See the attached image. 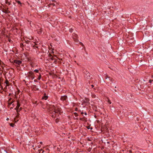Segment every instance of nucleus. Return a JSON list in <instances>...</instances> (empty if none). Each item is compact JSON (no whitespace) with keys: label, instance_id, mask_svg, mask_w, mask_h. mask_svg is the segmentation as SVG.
Instances as JSON below:
<instances>
[{"label":"nucleus","instance_id":"6e6d98bb","mask_svg":"<svg viewBox=\"0 0 153 153\" xmlns=\"http://www.w3.org/2000/svg\"><path fill=\"white\" fill-rule=\"evenodd\" d=\"M81 112V111L80 110H78V112Z\"/></svg>","mask_w":153,"mask_h":153},{"label":"nucleus","instance_id":"58836bf2","mask_svg":"<svg viewBox=\"0 0 153 153\" xmlns=\"http://www.w3.org/2000/svg\"><path fill=\"white\" fill-rule=\"evenodd\" d=\"M55 116H56V115H54L53 114L52 115V117H55Z\"/></svg>","mask_w":153,"mask_h":153},{"label":"nucleus","instance_id":"39448f33","mask_svg":"<svg viewBox=\"0 0 153 153\" xmlns=\"http://www.w3.org/2000/svg\"><path fill=\"white\" fill-rule=\"evenodd\" d=\"M32 90L33 91H37L39 90V88L36 85H33L31 87Z\"/></svg>","mask_w":153,"mask_h":153},{"label":"nucleus","instance_id":"052dcab7","mask_svg":"<svg viewBox=\"0 0 153 153\" xmlns=\"http://www.w3.org/2000/svg\"><path fill=\"white\" fill-rule=\"evenodd\" d=\"M39 77L41 76V75L40 74L39 75Z\"/></svg>","mask_w":153,"mask_h":153},{"label":"nucleus","instance_id":"c9c22d12","mask_svg":"<svg viewBox=\"0 0 153 153\" xmlns=\"http://www.w3.org/2000/svg\"><path fill=\"white\" fill-rule=\"evenodd\" d=\"M33 63H31L30 64V65H31V66L32 67H33Z\"/></svg>","mask_w":153,"mask_h":153},{"label":"nucleus","instance_id":"5701e85b","mask_svg":"<svg viewBox=\"0 0 153 153\" xmlns=\"http://www.w3.org/2000/svg\"><path fill=\"white\" fill-rule=\"evenodd\" d=\"M73 30V29L72 28H70L69 30V31L71 33L72 32Z\"/></svg>","mask_w":153,"mask_h":153},{"label":"nucleus","instance_id":"2eb2a0df","mask_svg":"<svg viewBox=\"0 0 153 153\" xmlns=\"http://www.w3.org/2000/svg\"><path fill=\"white\" fill-rule=\"evenodd\" d=\"M96 95L94 94H91V97L93 98H95L96 97Z\"/></svg>","mask_w":153,"mask_h":153},{"label":"nucleus","instance_id":"dca6fc26","mask_svg":"<svg viewBox=\"0 0 153 153\" xmlns=\"http://www.w3.org/2000/svg\"><path fill=\"white\" fill-rule=\"evenodd\" d=\"M48 5L49 7H50L51 5H52L53 6H54L55 5L54 3H51L50 4H49Z\"/></svg>","mask_w":153,"mask_h":153},{"label":"nucleus","instance_id":"5fc2aeb1","mask_svg":"<svg viewBox=\"0 0 153 153\" xmlns=\"http://www.w3.org/2000/svg\"><path fill=\"white\" fill-rule=\"evenodd\" d=\"M40 144H42V142H40Z\"/></svg>","mask_w":153,"mask_h":153},{"label":"nucleus","instance_id":"f8f14e48","mask_svg":"<svg viewBox=\"0 0 153 153\" xmlns=\"http://www.w3.org/2000/svg\"><path fill=\"white\" fill-rule=\"evenodd\" d=\"M17 106L16 107V108H15L16 109V108H19V107H20V103L18 101H17Z\"/></svg>","mask_w":153,"mask_h":153},{"label":"nucleus","instance_id":"603ef678","mask_svg":"<svg viewBox=\"0 0 153 153\" xmlns=\"http://www.w3.org/2000/svg\"><path fill=\"white\" fill-rule=\"evenodd\" d=\"M93 89H94V90L95 91L96 90V88H94Z\"/></svg>","mask_w":153,"mask_h":153},{"label":"nucleus","instance_id":"a211bd4d","mask_svg":"<svg viewBox=\"0 0 153 153\" xmlns=\"http://www.w3.org/2000/svg\"><path fill=\"white\" fill-rule=\"evenodd\" d=\"M19 113H17L15 118H16L17 119H18L19 116Z\"/></svg>","mask_w":153,"mask_h":153},{"label":"nucleus","instance_id":"e433bc0d","mask_svg":"<svg viewBox=\"0 0 153 153\" xmlns=\"http://www.w3.org/2000/svg\"><path fill=\"white\" fill-rule=\"evenodd\" d=\"M8 41L9 42H11V41H12L10 39H8Z\"/></svg>","mask_w":153,"mask_h":153},{"label":"nucleus","instance_id":"680f3d73","mask_svg":"<svg viewBox=\"0 0 153 153\" xmlns=\"http://www.w3.org/2000/svg\"><path fill=\"white\" fill-rule=\"evenodd\" d=\"M59 79H61V77H58Z\"/></svg>","mask_w":153,"mask_h":153},{"label":"nucleus","instance_id":"f257e3e1","mask_svg":"<svg viewBox=\"0 0 153 153\" xmlns=\"http://www.w3.org/2000/svg\"><path fill=\"white\" fill-rule=\"evenodd\" d=\"M51 108L53 109V112L55 113V114H58L59 113V114H60V111L61 110V108L57 106H55L54 105H53Z\"/></svg>","mask_w":153,"mask_h":153},{"label":"nucleus","instance_id":"9d476101","mask_svg":"<svg viewBox=\"0 0 153 153\" xmlns=\"http://www.w3.org/2000/svg\"><path fill=\"white\" fill-rule=\"evenodd\" d=\"M5 77V78L6 80H5V82H4V83H5L6 84V85L5 86V88H7V86H8L9 85V81L7 80V79H6V77Z\"/></svg>","mask_w":153,"mask_h":153},{"label":"nucleus","instance_id":"f704fd0d","mask_svg":"<svg viewBox=\"0 0 153 153\" xmlns=\"http://www.w3.org/2000/svg\"><path fill=\"white\" fill-rule=\"evenodd\" d=\"M12 99L11 98H10L8 100V102H11V101L12 100Z\"/></svg>","mask_w":153,"mask_h":153},{"label":"nucleus","instance_id":"aec40b11","mask_svg":"<svg viewBox=\"0 0 153 153\" xmlns=\"http://www.w3.org/2000/svg\"><path fill=\"white\" fill-rule=\"evenodd\" d=\"M16 2L19 4H20L21 5L22 3L21 2L19 1H16Z\"/></svg>","mask_w":153,"mask_h":153},{"label":"nucleus","instance_id":"a19ab883","mask_svg":"<svg viewBox=\"0 0 153 153\" xmlns=\"http://www.w3.org/2000/svg\"><path fill=\"white\" fill-rule=\"evenodd\" d=\"M87 140H88L89 141H91V140L89 138H88L87 139Z\"/></svg>","mask_w":153,"mask_h":153},{"label":"nucleus","instance_id":"79ce46f5","mask_svg":"<svg viewBox=\"0 0 153 153\" xmlns=\"http://www.w3.org/2000/svg\"><path fill=\"white\" fill-rule=\"evenodd\" d=\"M87 128L88 129H90V126H87Z\"/></svg>","mask_w":153,"mask_h":153},{"label":"nucleus","instance_id":"864d4df0","mask_svg":"<svg viewBox=\"0 0 153 153\" xmlns=\"http://www.w3.org/2000/svg\"><path fill=\"white\" fill-rule=\"evenodd\" d=\"M84 114L85 115H87V114L86 112H85Z\"/></svg>","mask_w":153,"mask_h":153},{"label":"nucleus","instance_id":"0eeeda50","mask_svg":"<svg viewBox=\"0 0 153 153\" xmlns=\"http://www.w3.org/2000/svg\"><path fill=\"white\" fill-rule=\"evenodd\" d=\"M67 98L68 97L67 96L64 95L61 97L60 100H61L62 101H66L67 99Z\"/></svg>","mask_w":153,"mask_h":153},{"label":"nucleus","instance_id":"c85d7f7f","mask_svg":"<svg viewBox=\"0 0 153 153\" xmlns=\"http://www.w3.org/2000/svg\"><path fill=\"white\" fill-rule=\"evenodd\" d=\"M24 46V45L22 43H21L20 44V47L22 48H23V47Z\"/></svg>","mask_w":153,"mask_h":153},{"label":"nucleus","instance_id":"0e129e2a","mask_svg":"<svg viewBox=\"0 0 153 153\" xmlns=\"http://www.w3.org/2000/svg\"><path fill=\"white\" fill-rule=\"evenodd\" d=\"M52 1H55V0H53Z\"/></svg>","mask_w":153,"mask_h":153},{"label":"nucleus","instance_id":"b1692460","mask_svg":"<svg viewBox=\"0 0 153 153\" xmlns=\"http://www.w3.org/2000/svg\"><path fill=\"white\" fill-rule=\"evenodd\" d=\"M74 115H75V116L76 117H77L78 116V114L76 113V112H75L74 113Z\"/></svg>","mask_w":153,"mask_h":153},{"label":"nucleus","instance_id":"bf43d9fd","mask_svg":"<svg viewBox=\"0 0 153 153\" xmlns=\"http://www.w3.org/2000/svg\"><path fill=\"white\" fill-rule=\"evenodd\" d=\"M9 120V118H7V120Z\"/></svg>","mask_w":153,"mask_h":153},{"label":"nucleus","instance_id":"412c9836","mask_svg":"<svg viewBox=\"0 0 153 153\" xmlns=\"http://www.w3.org/2000/svg\"><path fill=\"white\" fill-rule=\"evenodd\" d=\"M8 102V105L10 106L11 105L13 102V101Z\"/></svg>","mask_w":153,"mask_h":153},{"label":"nucleus","instance_id":"4c0bfd02","mask_svg":"<svg viewBox=\"0 0 153 153\" xmlns=\"http://www.w3.org/2000/svg\"><path fill=\"white\" fill-rule=\"evenodd\" d=\"M41 77H38L37 79L39 80L41 78Z\"/></svg>","mask_w":153,"mask_h":153},{"label":"nucleus","instance_id":"8fccbe9b","mask_svg":"<svg viewBox=\"0 0 153 153\" xmlns=\"http://www.w3.org/2000/svg\"><path fill=\"white\" fill-rule=\"evenodd\" d=\"M22 107H20V108H19V110L20 111H21L22 110Z\"/></svg>","mask_w":153,"mask_h":153},{"label":"nucleus","instance_id":"72a5a7b5","mask_svg":"<svg viewBox=\"0 0 153 153\" xmlns=\"http://www.w3.org/2000/svg\"><path fill=\"white\" fill-rule=\"evenodd\" d=\"M108 103L109 104H111V102L110 100H109L108 101Z\"/></svg>","mask_w":153,"mask_h":153},{"label":"nucleus","instance_id":"c756f323","mask_svg":"<svg viewBox=\"0 0 153 153\" xmlns=\"http://www.w3.org/2000/svg\"><path fill=\"white\" fill-rule=\"evenodd\" d=\"M14 125V124H13V123H11L10 124V126H12V127H13Z\"/></svg>","mask_w":153,"mask_h":153},{"label":"nucleus","instance_id":"c03bdc74","mask_svg":"<svg viewBox=\"0 0 153 153\" xmlns=\"http://www.w3.org/2000/svg\"><path fill=\"white\" fill-rule=\"evenodd\" d=\"M152 80H149V82L150 83H151L152 82Z\"/></svg>","mask_w":153,"mask_h":153},{"label":"nucleus","instance_id":"69168bd1","mask_svg":"<svg viewBox=\"0 0 153 153\" xmlns=\"http://www.w3.org/2000/svg\"><path fill=\"white\" fill-rule=\"evenodd\" d=\"M114 91H116V90H114Z\"/></svg>","mask_w":153,"mask_h":153},{"label":"nucleus","instance_id":"f03ea898","mask_svg":"<svg viewBox=\"0 0 153 153\" xmlns=\"http://www.w3.org/2000/svg\"><path fill=\"white\" fill-rule=\"evenodd\" d=\"M10 62L17 67H19L22 62L21 61L18 60L16 59L14 60L13 62H11L10 61Z\"/></svg>","mask_w":153,"mask_h":153},{"label":"nucleus","instance_id":"37998d69","mask_svg":"<svg viewBox=\"0 0 153 153\" xmlns=\"http://www.w3.org/2000/svg\"><path fill=\"white\" fill-rule=\"evenodd\" d=\"M91 86L92 88H93L94 87V85H91Z\"/></svg>","mask_w":153,"mask_h":153},{"label":"nucleus","instance_id":"774afa93","mask_svg":"<svg viewBox=\"0 0 153 153\" xmlns=\"http://www.w3.org/2000/svg\"><path fill=\"white\" fill-rule=\"evenodd\" d=\"M152 77H153V76L152 75Z\"/></svg>","mask_w":153,"mask_h":153},{"label":"nucleus","instance_id":"423d86ee","mask_svg":"<svg viewBox=\"0 0 153 153\" xmlns=\"http://www.w3.org/2000/svg\"><path fill=\"white\" fill-rule=\"evenodd\" d=\"M112 79L111 77H105L106 81H107L108 83H111L112 82Z\"/></svg>","mask_w":153,"mask_h":153},{"label":"nucleus","instance_id":"ea45409f","mask_svg":"<svg viewBox=\"0 0 153 153\" xmlns=\"http://www.w3.org/2000/svg\"><path fill=\"white\" fill-rule=\"evenodd\" d=\"M129 153H132V151H131V150H130L129 151Z\"/></svg>","mask_w":153,"mask_h":153},{"label":"nucleus","instance_id":"09e8293b","mask_svg":"<svg viewBox=\"0 0 153 153\" xmlns=\"http://www.w3.org/2000/svg\"><path fill=\"white\" fill-rule=\"evenodd\" d=\"M58 120L57 119L56 120V123H57V122H58Z\"/></svg>","mask_w":153,"mask_h":153},{"label":"nucleus","instance_id":"bb28decb","mask_svg":"<svg viewBox=\"0 0 153 153\" xmlns=\"http://www.w3.org/2000/svg\"><path fill=\"white\" fill-rule=\"evenodd\" d=\"M39 71L38 69H36L34 71L36 72V73H38Z\"/></svg>","mask_w":153,"mask_h":153},{"label":"nucleus","instance_id":"4d7b16f0","mask_svg":"<svg viewBox=\"0 0 153 153\" xmlns=\"http://www.w3.org/2000/svg\"><path fill=\"white\" fill-rule=\"evenodd\" d=\"M83 114H84V113L83 112H81V114L82 115Z\"/></svg>","mask_w":153,"mask_h":153},{"label":"nucleus","instance_id":"e2e57ef3","mask_svg":"<svg viewBox=\"0 0 153 153\" xmlns=\"http://www.w3.org/2000/svg\"><path fill=\"white\" fill-rule=\"evenodd\" d=\"M92 129V127H91V128H90V129Z\"/></svg>","mask_w":153,"mask_h":153},{"label":"nucleus","instance_id":"20e7f679","mask_svg":"<svg viewBox=\"0 0 153 153\" xmlns=\"http://www.w3.org/2000/svg\"><path fill=\"white\" fill-rule=\"evenodd\" d=\"M72 35L73 38L74 42H78L79 40L78 39V36L77 35L74 33H73Z\"/></svg>","mask_w":153,"mask_h":153},{"label":"nucleus","instance_id":"13d9d810","mask_svg":"<svg viewBox=\"0 0 153 153\" xmlns=\"http://www.w3.org/2000/svg\"><path fill=\"white\" fill-rule=\"evenodd\" d=\"M97 116L96 115H95V116H94V117H95V118H97Z\"/></svg>","mask_w":153,"mask_h":153},{"label":"nucleus","instance_id":"49530a36","mask_svg":"<svg viewBox=\"0 0 153 153\" xmlns=\"http://www.w3.org/2000/svg\"><path fill=\"white\" fill-rule=\"evenodd\" d=\"M75 110L76 111H78V108H76L75 109Z\"/></svg>","mask_w":153,"mask_h":153},{"label":"nucleus","instance_id":"7ed1b4c3","mask_svg":"<svg viewBox=\"0 0 153 153\" xmlns=\"http://www.w3.org/2000/svg\"><path fill=\"white\" fill-rule=\"evenodd\" d=\"M56 11L58 12L59 13L65 15V13L66 12V10L65 9H62L61 8H58L56 10Z\"/></svg>","mask_w":153,"mask_h":153},{"label":"nucleus","instance_id":"de8ad7c7","mask_svg":"<svg viewBox=\"0 0 153 153\" xmlns=\"http://www.w3.org/2000/svg\"><path fill=\"white\" fill-rule=\"evenodd\" d=\"M34 82H37V79H35L34 80Z\"/></svg>","mask_w":153,"mask_h":153},{"label":"nucleus","instance_id":"3c124183","mask_svg":"<svg viewBox=\"0 0 153 153\" xmlns=\"http://www.w3.org/2000/svg\"><path fill=\"white\" fill-rule=\"evenodd\" d=\"M34 43H35V45H38V44H37V43H36V42H34Z\"/></svg>","mask_w":153,"mask_h":153},{"label":"nucleus","instance_id":"ddd939ff","mask_svg":"<svg viewBox=\"0 0 153 153\" xmlns=\"http://www.w3.org/2000/svg\"><path fill=\"white\" fill-rule=\"evenodd\" d=\"M33 72L31 71H29L28 72V76H30L31 75H33Z\"/></svg>","mask_w":153,"mask_h":153},{"label":"nucleus","instance_id":"4468645a","mask_svg":"<svg viewBox=\"0 0 153 153\" xmlns=\"http://www.w3.org/2000/svg\"><path fill=\"white\" fill-rule=\"evenodd\" d=\"M5 3L6 4H8V5H10L11 4V3L9 2L8 1V0H5Z\"/></svg>","mask_w":153,"mask_h":153},{"label":"nucleus","instance_id":"9b49d317","mask_svg":"<svg viewBox=\"0 0 153 153\" xmlns=\"http://www.w3.org/2000/svg\"><path fill=\"white\" fill-rule=\"evenodd\" d=\"M8 8H7V10H4L3 12L6 13H10V11L8 10Z\"/></svg>","mask_w":153,"mask_h":153},{"label":"nucleus","instance_id":"338daca9","mask_svg":"<svg viewBox=\"0 0 153 153\" xmlns=\"http://www.w3.org/2000/svg\"><path fill=\"white\" fill-rule=\"evenodd\" d=\"M91 144H93V143H91Z\"/></svg>","mask_w":153,"mask_h":153},{"label":"nucleus","instance_id":"cd10ccee","mask_svg":"<svg viewBox=\"0 0 153 153\" xmlns=\"http://www.w3.org/2000/svg\"><path fill=\"white\" fill-rule=\"evenodd\" d=\"M85 117H84L83 118H79V120H84V119Z\"/></svg>","mask_w":153,"mask_h":153},{"label":"nucleus","instance_id":"2f4dec72","mask_svg":"<svg viewBox=\"0 0 153 153\" xmlns=\"http://www.w3.org/2000/svg\"><path fill=\"white\" fill-rule=\"evenodd\" d=\"M33 47L34 48H38V46H35V45H33Z\"/></svg>","mask_w":153,"mask_h":153},{"label":"nucleus","instance_id":"a878e982","mask_svg":"<svg viewBox=\"0 0 153 153\" xmlns=\"http://www.w3.org/2000/svg\"><path fill=\"white\" fill-rule=\"evenodd\" d=\"M27 21L28 22H29V25L31 26V21H30L29 20H28V19H27Z\"/></svg>","mask_w":153,"mask_h":153},{"label":"nucleus","instance_id":"6e6552de","mask_svg":"<svg viewBox=\"0 0 153 153\" xmlns=\"http://www.w3.org/2000/svg\"><path fill=\"white\" fill-rule=\"evenodd\" d=\"M48 98V97L47 95H46V93H44V94L43 96L42 97V99L46 100Z\"/></svg>","mask_w":153,"mask_h":153},{"label":"nucleus","instance_id":"6ab92c4d","mask_svg":"<svg viewBox=\"0 0 153 153\" xmlns=\"http://www.w3.org/2000/svg\"><path fill=\"white\" fill-rule=\"evenodd\" d=\"M44 152V151L42 149L39 150V153H43Z\"/></svg>","mask_w":153,"mask_h":153},{"label":"nucleus","instance_id":"f3484780","mask_svg":"<svg viewBox=\"0 0 153 153\" xmlns=\"http://www.w3.org/2000/svg\"><path fill=\"white\" fill-rule=\"evenodd\" d=\"M39 31L38 32V33L39 34H40L42 33V28H40L39 30Z\"/></svg>","mask_w":153,"mask_h":153},{"label":"nucleus","instance_id":"1a4fd4ad","mask_svg":"<svg viewBox=\"0 0 153 153\" xmlns=\"http://www.w3.org/2000/svg\"><path fill=\"white\" fill-rule=\"evenodd\" d=\"M3 80L1 78V77L0 78V86L1 87V89H3V87L2 85V84H3Z\"/></svg>","mask_w":153,"mask_h":153},{"label":"nucleus","instance_id":"4be33fe9","mask_svg":"<svg viewBox=\"0 0 153 153\" xmlns=\"http://www.w3.org/2000/svg\"><path fill=\"white\" fill-rule=\"evenodd\" d=\"M19 108H15V110H16V112H17V113H19V112H20V110H19Z\"/></svg>","mask_w":153,"mask_h":153},{"label":"nucleus","instance_id":"393cba45","mask_svg":"<svg viewBox=\"0 0 153 153\" xmlns=\"http://www.w3.org/2000/svg\"><path fill=\"white\" fill-rule=\"evenodd\" d=\"M19 119H17L16 118H14V120L15 121V122H17L19 121Z\"/></svg>","mask_w":153,"mask_h":153},{"label":"nucleus","instance_id":"a18cd8bd","mask_svg":"<svg viewBox=\"0 0 153 153\" xmlns=\"http://www.w3.org/2000/svg\"><path fill=\"white\" fill-rule=\"evenodd\" d=\"M41 2L42 3V2H44V1H45V0H41Z\"/></svg>","mask_w":153,"mask_h":153},{"label":"nucleus","instance_id":"473e14b6","mask_svg":"<svg viewBox=\"0 0 153 153\" xmlns=\"http://www.w3.org/2000/svg\"><path fill=\"white\" fill-rule=\"evenodd\" d=\"M30 41H29V40H27V41H26V43L27 44H28L29 43V42H30Z\"/></svg>","mask_w":153,"mask_h":153},{"label":"nucleus","instance_id":"7c9ffc66","mask_svg":"<svg viewBox=\"0 0 153 153\" xmlns=\"http://www.w3.org/2000/svg\"><path fill=\"white\" fill-rule=\"evenodd\" d=\"M79 44L80 45H81L83 47V46H84V45L83 44V43H82V42H79Z\"/></svg>","mask_w":153,"mask_h":153}]
</instances>
